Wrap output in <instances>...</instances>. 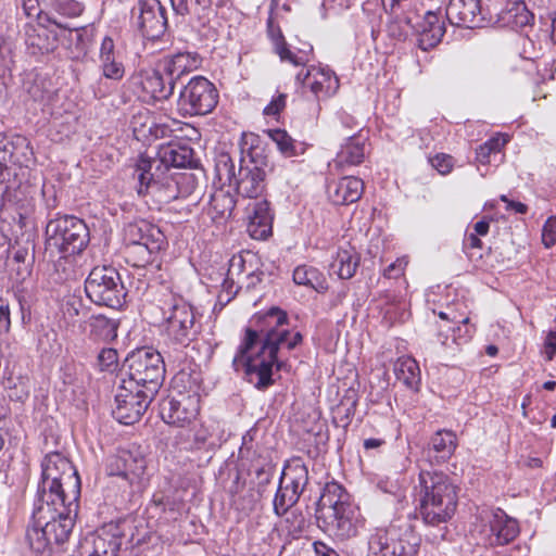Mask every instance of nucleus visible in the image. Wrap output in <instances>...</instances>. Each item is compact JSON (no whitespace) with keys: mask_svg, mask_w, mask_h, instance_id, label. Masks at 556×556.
<instances>
[{"mask_svg":"<svg viewBox=\"0 0 556 556\" xmlns=\"http://www.w3.org/2000/svg\"><path fill=\"white\" fill-rule=\"evenodd\" d=\"M88 325L89 336L94 341L108 342L117 336V324L103 315L92 316Z\"/></svg>","mask_w":556,"mask_h":556,"instance_id":"41","label":"nucleus"},{"mask_svg":"<svg viewBox=\"0 0 556 556\" xmlns=\"http://www.w3.org/2000/svg\"><path fill=\"white\" fill-rule=\"evenodd\" d=\"M420 536L406 521L392 522L387 528L376 529L368 540V551L374 556H414Z\"/></svg>","mask_w":556,"mask_h":556,"instance_id":"9","label":"nucleus"},{"mask_svg":"<svg viewBox=\"0 0 556 556\" xmlns=\"http://www.w3.org/2000/svg\"><path fill=\"white\" fill-rule=\"evenodd\" d=\"M193 151L191 148L170 142L166 146H162L157 151L155 159H150L153 163V169L155 172H162L165 174L169 168L187 167L192 163Z\"/></svg>","mask_w":556,"mask_h":556,"instance_id":"22","label":"nucleus"},{"mask_svg":"<svg viewBox=\"0 0 556 556\" xmlns=\"http://www.w3.org/2000/svg\"><path fill=\"white\" fill-rule=\"evenodd\" d=\"M269 136L285 156L295 155L294 140L286 130L274 129L269 131Z\"/></svg>","mask_w":556,"mask_h":556,"instance_id":"47","label":"nucleus"},{"mask_svg":"<svg viewBox=\"0 0 556 556\" xmlns=\"http://www.w3.org/2000/svg\"><path fill=\"white\" fill-rule=\"evenodd\" d=\"M473 332L475 327L469 325L468 317H464L462 319L457 318L452 325H438L437 339L443 348L455 350L454 346L467 343L471 339Z\"/></svg>","mask_w":556,"mask_h":556,"instance_id":"27","label":"nucleus"},{"mask_svg":"<svg viewBox=\"0 0 556 556\" xmlns=\"http://www.w3.org/2000/svg\"><path fill=\"white\" fill-rule=\"evenodd\" d=\"M419 513L425 523L439 526L452 519L457 507V486L437 471L419 473Z\"/></svg>","mask_w":556,"mask_h":556,"instance_id":"5","label":"nucleus"},{"mask_svg":"<svg viewBox=\"0 0 556 556\" xmlns=\"http://www.w3.org/2000/svg\"><path fill=\"white\" fill-rule=\"evenodd\" d=\"M108 473L123 477L135 491L143 490L149 480L146 458L129 451L111 458Z\"/></svg>","mask_w":556,"mask_h":556,"instance_id":"18","label":"nucleus"},{"mask_svg":"<svg viewBox=\"0 0 556 556\" xmlns=\"http://www.w3.org/2000/svg\"><path fill=\"white\" fill-rule=\"evenodd\" d=\"M431 448L442 460L448 459L455 452L457 439L454 432L450 430H439L431 438Z\"/></svg>","mask_w":556,"mask_h":556,"instance_id":"42","label":"nucleus"},{"mask_svg":"<svg viewBox=\"0 0 556 556\" xmlns=\"http://www.w3.org/2000/svg\"><path fill=\"white\" fill-rule=\"evenodd\" d=\"M155 395L122 378L115 394L113 416L121 424L132 425L141 418Z\"/></svg>","mask_w":556,"mask_h":556,"instance_id":"14","label":"nucleus"},{"mask_svg":"<svg viewBox=\"0 0 556 556\" xmlns=\"http://www.w3.org/2000/svg\"><path fill=\"white\" fill-rule=\"evenodd\" d=\"M162 315L160 325L164 343L174 349L188 346L199 334L193 306L181 295L167 291L157 300Z\"/></svg>","mask_w":556,"mask_h":556,"instance_id":"7","label":"nucleus"},{"mask_svg":"<svg viewBox=\"0 0 556 556\" xmlns=\"http://www.w3.org/2000/svg\"><path fill=\"white\" fill-rule=\"evenodd\" d=\"M501 201L506 203V210L514 211L519 214H526L528 206L521 202L509 200L506 195H501Z\"/></svg>","mask_w":556,"mask_h":556,"instance_id":"60","label":"nucleus"},{"mask_svg":"<svg viewBox=\"0 0 556 556\" xmlns=\"http://www.w3.org/2000/svg\"><path fill=\"white\" fill-rule=\"evenodd\" d=\"M46 22L60 28L70 29L62 18H74L84 11V5L76 0H43Z\"/></svg>","mask_w":556,"mask_h":556,"instance_id":"29","label":"nucleus"},{"mask_svg":"<svg viewBox=\"0 0 556 556\" xmlns=\"http://www.w3.org/2000/svg\"><path fill=\"white\" fill-rule=\"evenodd\" d=\"M200 412V397L194 392H177L170 394L161 407L165 422L186 428L194 424Z\"/></svg>","mask_w":556,"mask_h":556,"instance_id":"16","label":"nucleus"},{"mask_svg":"<svg viewBox=\"0 0 556 556\" xmlns=\"http://www.w3.org/2000/svg\"><path fill=\"white\" fill-rule=\"evenodd\" d=\"M366 138L362 135L350 136L348 142L342 146L337 154L336 162L338 165H358L364 161L366 147Z\"/></svg>","mask_w":556,"mask_h":556,"instance_id":"37","label":"nucleus"},{"mask_svg":"<svg viewBox=\"0 0 556 556\" xmlns=\"http://www.w3.org/2000/svg\"><path fill=\"white\" fill-rule=\"evenodd\" d=\"M263 273L257 271V269L253 268L251 261L249 262V271L244 274V278H242L243 282H237L239 288L253 289L262 281Z\"/></svg>","mask_w":556,"mask_h":556,"instance_id":"55","label":"nucleus"},{"mask_svg":"<svg viewBox=\"0 0 556 556\" xmlns=\"http://www.w3.org/2000/svg\"><path fill=\"white\" fill-rule=\"evenodd\" d=\"M279 483L301 496L308 484V469L301 457H293L285 465Z\"/></svg>","mask_w":556,"mask_h":556,"instance_id":"32","label":"nucleus"},{"mask_svg":"<svg viewBox=\"0 0 556 556\" xmlns=\"http://www.w3.org/2000/svg\"><path fill=\"white\" fill-rule=\"evenodd\" d=\"M490 543L493 545H505L511 542L519 534L517 520L508 517L505 511L497 509L489 521Z\"/></svg>","mask_w":556,"mask_h":556,"instance_id":"30","label":"nucleus"},{"mask_svg":"<svg viewBox=\"0 0 556 556\" xmlns=\"http://www.w3.org/2000/svg\"><path fill=\"white\" fill-rule=\"evenodd\" d=\"M127 244V254L128 257L134 260V266L144 267L146 265L153 262L154 255H156L160 251H150L148 247L139 243H128Z\"/></svg>","mask_w":556,"mask_h":556,"instance_id":"46","label":"nucleus"},{"mask_svg":"<svg viewBox=\"0 0 556 556\" xmlns=\"http://www.w3.org/2000/svg\"><path fill=\"white\" fill-rule=\"evenodd\" d=\"M78 502H35L33 521L26 532L30 548L45 553L67 541L74 527Z\"/></svg>","mask_w":556,"mask_h":556,"instance_id":"2","label":"nucleus"},{"mask_svg":"<svg viewBox=\"0 0 556 556\" xmlns=\"http://www.w3.org/2000/svg\"><path fill=\"white\" fill-rule=\"evenodd\" d=\"M125 367V381L134 382L150 394L159 392L165 376L164 361L160 352L152 349L134 351L126 357Z\"/></svg>","mask_w":556,"mask_h":556,"instance_id":"10","label":"nucleus"},{"mask_svg":"<svg viewBox=\"0 0 556 556\" xmlns=\"http://www.w3.org/2000/svg\"><path fill=\"white\" fill-rule=\"evenodd\" d=\"M200 66V58L193 52H177L163 56L159 61V67L172 81L197 70Z\"/></svg>","mask_w":556,"mask_h":556,"instance_id":"28","label":"nucleus"},{"mask_svg":"<svg viewBox=\"0 0 556 556\" xmlns=\"http://www.w3.org/2000/svg\"><path fill=\"white\" fill-rule=\"evenodd\" d=\"M296 79L318 99L333 94L339 88V80L329 68L311 66L302 70Z\"/></svg>","mask_w":556,"mask_h":556,"instance_id":"20","label":"nucleus"},{"mask_svg":"<svg viewBox=\"0 0 556 556\" xmlns=\"http://www.w3.org/2000/svg\"><path fill=\"white\" fill-rule=\"evenodd\" d=\"M256 328H247L232 359L236 371H243L247 380L258 390L274 383L273 368H281L277 361L278 350L286 346L294 349L302 341L300 332L290 333L288 316L278 307L270 308L257 316Z\"/></svg>","mask_w":556,"mask_h":556,"instance_id":"1","label":"nucleus"},{"mask_svg":"<svg viewBox=\"0 0 556 556\" xmlns=\"http://www.w3.org/2000/svg\"><path fill=\"white\" fill-rule=\"evenodd\" d=\"M267 33L273 42L274 51L279 55L282 62H289L295 66L304 63L302 55H295L288 47L285 37L278 26L274 25L273 18L267 22Z\"/></svg>","mask_w":556,"mask_h":556,"instance_id":"39","label":"nucleus"},{"mask_svg":"<svg viewBox=\"0 0 556 556\" xmlns=\"http://www.w3.org/2000/svg\"><path fill=\"white\" fill-rule=\"evenodd\" d=\"M546 354L548 359H552L553 355L556 353V332L551 331L545 340Z\"/></svg>","mask_w":556,"mask_h":556,"instance_id":"62","label":"nucleus"},{"mask_svg":"<svg viewBox=\"0 0 556 556\" xmlns=\"http://www.w3.org/2000/svg\"><path fill=\"white\" fill-rule=\"evenodd\" d=\"M236 206L233 197L224 190H218L211 197L210 207L213 218L229 217Z\"/></svg>","mask_w":556,"mask_h":556,"instance_id":"43","label":"nucleus"},{"mask_svg":"<svg viewBox=\"0 0 556 556\" xmlns=\"http://www.w3.org/2000/svg\"><path fill=\"white\" fill-rule=\"evenodd\" d=\"M100 70L104 78L119 81L125 76V66L119 51L115 49L114 40L105 36L99 51Z\"/></svg>","mask_w":556,"mask_h":556,"instance_id":"24","label":"nucleus"},{"mask_svg":"<svg viewBox=\"0 0 556 556\" xmlns=\"http://www.w3.org/2000/svg\"><path fill=\"white\" fill-rule=\"evenodd\" d=\"M287 96L285 93H279L276 98H274L268 105L264 109L265 115H277L281 112V110L286 105Z\"/></svg>","mask_w":556,"mask_h":556,"instance_id":"58","label":"nucleus"},{"mask_svg":"<svg viewBox=\"0 0 556 556\" xmlns=\"http://www.w3.org/2000/svg\"><path fill=\"white\" fill-rule=\"evenodd\" d=\"M473 231L471 233H476V236H485L490 229V223L486 219H481L473 225Z\"/></svg>","mask_w":556,"mask_h":556,"instance_id":"63","label":"nucleus"},{"mask_svg":"<svg viewBox=\"0 0 556 556\" xmlns=\"http://www.w3.org/2000/svg\"><path fill=\"white\" fill-rule=\"evenodd\" d=\"M124 544L119 526L106 525L79 541L77 556H118Z\"/></svg>","mask_w":556,"mask_h":556,"instance_id":"15","label":"nucleus"},{"mask_svg":"<svg viewBox=\"0 0 556 556\" xmlns=\"http://www.w3.org/2000/svg\"><path fill=\"white\" fill-rule=\"evenodd\" d=\"M83 309L84 304L79 296L70 295L66 298L65 303L63 305V313L65 316L70 318H75L79 316Z\"/></svg>","mask_w":556,"mask_h":556,"instance_id":"54","label":"nucleus"},{"mask_svg":"<svg viewBox=\"0 0 556 556\" xmlns=\"http://www.w3.org/2000/svg\"><path fill=\"white\" fill-rule=\"evenodd\" d=\"M299 500L300 497L291 492L288 486L279 483L274 498V511L278 516H283Z\"/></svg>","mask_w":556,"mask_h":556,"instance_id":"45","label":"nucleus"},{"mask_svg":"<svg viewBox=\"0 0 556 556\" xmlns=\"http://www.w3.org/2000/svg\"><path fill=\"white\" fill-rule=\"evenodd\" d=\"M252 255H250V260H247L242 255L233 256L229 264L228 280L235 281V279H237V282H243L242 278H244V274L249 271L247 264L250 261L252 262Z\"/></svg>","mask_w":556,"mask_h":556,"instance_id":"49","label":"nucleus"},{"mask_svg":"<svg viewBox=\"0 0 556 556\" xmlns=\"http://www.w3.org/2000/svg\"><path fill=\"white\" fill-rule=\"evenodd\" d=\"M339 118L341 124L349 129H353L357 126V123L354 119V117L346 114L345 112L340 113Z\"/></svg>","mask_w":556,"mask_h":556,"instance_id":"64","label":"nucleus"},{"mask_svg":"<svg viewBox=\"0 0 556 556\" xmlns=\"http://www.w3.org/2000/svg\"><path fill=\"white\" fill-rule=\"evenodd\" d=\"M364 191V182L356 177H343L327 186V194L334 205H349L358 201Z\"/></svg>","mask_w":556,"mask_h":556,"instance_id":"26","label":"nucleus"},{"mask_svg":"<svg viewBox=\"0 0 556 556\" xmlns=\"http://www.w3.org/2000/svg\"><path fill=\"white\" fill-rule=\"evenodd\" d=\"M190 427H192L190 431L192 432V439L195 444H204L211 437L208 428L204 425L197 426L194 422Z\"/></svg>","mask_w":556,"mask_h":556,"instance_id":"59","label":"nucleus"},{"mask_svg":"<svg viewBox=\"0 0 556 556\" xmlns=\"http://www.w3.org/2000/svg\"><path fill=\"white\" fill-rule=\"evenodd\" d=\"M359 265V256L353 248L340 249L330 264V269L341 279L352 278Z\"/></svg>","mask_w":556,"mask_h":556,"instance_id":"38","label":"nucleus"},{"mask_svg":"<svg viewBox=\"0 0 556 556\" xmlns=\"http://www.w3.org/2000/svg\"><path fill=\"white\" fill-rule=\"evenodd\" d=\"M542 242L545 248H552L556 243V216L546 219L542 229Z\"/></svg>","mask_w":556,"mask_h":556,"instance_id":"53","label":"nucleus"},{"mask_svg":"<svg viewBox=\"0 0 556 556\" xmlns=\"http://www.w3.org/2000/svg\"><path fill=\"white\" fill-rule=\"evenodd\" d=\"M446 18L452 25L473 28L485 21L480 0H450Z\"/></svg>","mask_w":556,"mask_h":556,"instance_id":"21","label":"nucleus"},{"mask_svg":"<svg viewBox=\"0 0 556 556\" xmlns=\"http://www.w3.org/2000/svg\"><path fill=\"white\" fill-rule=\"evenodd\" d=\"M11 328V317L9 304L0 299V333H8Z\"/></svg>","mask_w":556,"mask_h":556,"instance_id":"57","label":"nucleus"},{"mask_svg":"<svg viewBox=\"0 0 556 556\" xmlns=\"http://www.w3.org/2000/svg\"><path fill=\"white\" fill-rule=\"evenodd\" d=\"M135 175L138 179L137 191L140 195H150L157 204L169 203L180 197L178 188L180 185L189 184L191 175H179L177 178L169 177L162 172L153 169V163L146 155H141L136 164Z\"/></svg>","mask_w":556,"mask_h":556,"instance_id":"8","label":"nucleus"},{"mask_svg":"<svg viewBox=\"0 0 556 556\" xmlns=\"http://www.w3.org/2000/svg\"><path fill=\"white\" fill-rule=\"evenodd\" d=\"M408 262L405 257L397 258L395 262L391 263L383 271V276L389 279L399 278L404 274V270L407 266Z\"/></svg>","mask_w":556,"mask_h":556,"instance_id":"56","label":"nucleus"},{"mask_svg":"<svg viewBox=\"0 0 556 556\" xmlns=\"http://www.w3.org/2000/svg\"><path fill=\"white\" fill-rule=\"evenodd\" d=\"M483 243L476 233L467 232L463 240V250L470 261H479L482 258Z\"/></svg>","mask_w":556,"mask_h":556,"instance_id":"48","label":"nucleus"},{"mask_svg":"<svg viewBox=\"0 0 556 556\" xmlns=\"http://www.w3.org/2000/svg\"><path fill=\"white\" fill-rule=\"evenodd\" d=\"M163 73L157 66L153 70L140 71L135 76V84L140 87L144 100L163 101L173 94L174 81L168 76L164 78Z\"/></svg>","mask_w":556,"mask_h":556,"instance_id":"19","label":"nucleus"},{"mask_svg":"<svg viewBox=\"0 0 556 556\" xmlns=\"http://www.w3.org/2000/svg\"><path fill=\"white\" fill-rule=\"evenodd\" d=\"M293 281L299 286H305L324 293L327 289V281L324 275L316 268L302 265L293 271Z\"/></svg>","mask_w":556,"mask_h":556,"instance_id":"40","label":"nucleus"},{"mask_svg":"<svg viewBox=\"0 0 556 556\" xmlns=\"http://www.w3.org/2000/svg\"><path fill=\"white\" fill-rule=\"evenodd\" d=\"M430 163L441 175H447L454 167V159L450 154L438 153L430 159Z\"/></svg>","mask_w":556,"mask_h":556,"instance_id":"51","label":"nucleus"},{"mask_svg":"<svg viewBox=\"0 0 556 556\" xmlns=\"http://www.w3.org/2000/svg\"><path fill=\"white\" fill-rule=\"evenodd\" d=\"M22 7L27 16H36L39 22H46V14H43V0H23Z\"/></svg>","mask_w":556,"mask_h":556,"instance_id":"52","label":"nucleus"},{"mask_svg":"<svg viewBox=\"0 0 556 556\" xmlns=\"http://www.w3.org/2000/svg\"><path fill=\"white\" fill-rule=\"evenodd\" d=\"M80 479L71 460L60 452L47 454L41 460V479L35 502H78Z\"/></svg>","mask_w":556,"mask_h":556,"instance_id":"6","label":"nucleus"},{"mask_svg":"<svg viewBox=\"0 0 556 556\" xmlns=\"http://www.w3.org/2000/svg\"><path fill=\"white\" fill-rule=\"evenodd\" d=\"M218 101L215 86L203 76H195L181 89L177 108L182 116L206 115Z\"/></svg>","mask_w":556,"mask_h":556,"instance_id":"13","label":"nucleus"},{"mask_svg":"<svg viewBox=\"0 0 556 556\" xmlns=\"http://www.w3.org/2000/svg\"><path fill=\"white\" fill-rule=\"evenodd\" d=\"M43 23L39 22L38 26H31L26 30L25 41L31 54L50 53L58 48V36Z\"/></svg>","mask_w":556,"mask_h":556,"instance_id":"33","label":"nucleus"},{"mask_svg":"<svg viewBox=\"0 0 556 556\" xmlns=\"http://www.w3.org/2000/svg\"><path fill=\"white\" fill-rule=\"evenodd\" d=\"M314 547L317 556H339L334 549L323 542H315Z\"/></svg>","mask_w":556,"mask_h":556,"instance_id":"61","label":"nucleus"},{"mask_svg":"<svg viewBox=\"0 0 556 556\" xmlns=\"http://www.w3.org/2000/svg\"><path fill=\"white\" fill-rule=\"evenodd\" d=\"M248 232L253 239L264 240L271 235L274 215L266 200L249 205Z\"/></svg>","mask_w":556,"mask_h":556,"instance_id":"25","label":"nucleus"},{"mask_svg":"<svg viewBox=\"0 0 556 556\" xmlns=\"http://www.w3.org/2000/svg\"><path fill=\"white\" fill-rule=\"evenodd\" d=\"M135 25L147 39H159L167 29L166 9L160 0H138L132 10Z\"/></svg>","mask_w":556,"mask_h":556,"instance_id":"17","label":"nucleus"},{"mask_svg":"<svg viewBox=\"0 0 556 556\" xmlns=\"http://www.w3.org/2000/svg\"><path fill=\"white\" fill-rule=\"evenodd\" d=\"M316 514L319 527L329 535L346 540L357 534L361 523L358 507L338 482L326 483L317 502Z\"/></svg>","mask_w":556,"mask_h":556,"instance_id":"4","label":"nucleus"},{"mask_svg":"<svg viewBox=\"0 0 556 556\" xmlns=\"http://www.w3.org/2000/svg\"><path fill=\"white\" fill-rule=\"evenodd\" d=\"M258 141L260 138L255 134L242 135L241 151L248 154L249 160L245 157L240 160L238 172L229 154L220 153L216 157L215 172L219 182L235 187L237 193L244 198L256 199L266 188L264 162L257 161V154L254 153Z\"/></svg>","mask_w":556,"mask_h":556,"instance_id":"3","label":"nucleus"},{"mask_svg":"<svg viewBox=\"0 0 556 556\" xmlns=\"http://www.w3.org/2000/svg\"><path fill=\"white\" fill-rule=\"evenodd\" d=\"M86 295L97 305L118 308L126 292L118 271L113 267H94L85 281Z\"/></svg>","mask_w":556,"mask_h":556,"instance_id":"11","label":"nucleus"},{"mask_svg":"<svg viewBox=\"0 0 556 556\" xmlns=\"http://www.w3.org/2000/svg\"><path fill=\"white\" fill-rule=\"evenodd\" d=\"M497 20L502 26L517 28L530 24L532 14L522 1H508L505 7L496 13Z\"/></svg>","mask_w":556,"mask_h":556,"instance_id":"34","label":"nucleus"},{"mask_svg":"<svg viewBox=\"0 0 556 556\" xmlns=\"http://www.w3.org/2000/svg\"><path fill=\"white\" fill-rule=\"evenodd\" d=\"M393 370L397 381L413 391H418L421 377L416 359L409 356H402L394 363Z\"/></svg>","mask_w":556,"mask_h":556,"instance_id":"36","label":"nucleus"},{"mask_svg":"<svg viewBox=\"0 0 556 556\" xmlns=\"http://www.w3.org/2000/svg\"><path fill=\"white\" fill-rule=\"evenodd\" d=\"M118 357L117 352L114 349L108 348L102 349L97 357V367L104 370H113L117 366Z\"/></svg>","mask_w":556,"mask_h":556,"instance_id":"50","label":"nucleus"},{"mask_svg":"<svg viewBox=\"0 0 556 556\" xmlns=\"http://www.w3.org/2000/svg\"><path fill=\"white\" fill-rule=\"evenodd\" d=\"M124 238L128 243H141L150 251H161L165 244V236L161 229L147 220L128 224L124 229Z\"/></svg>","mask_w":556,"mask_h":556,"instance_id":"23","label":"nucleus"},{"mask_svg":"<svg viewBox=\"0 0 556 556\" xmlns=\"http://www.w3.org/2000/svg\"><path fill=\"white\" fill-rule=\"evenodd\" d=\"M46 233L50 244L63 253H80L89 242L87 225L75 216H61L50 220Z\"/></svg>","mask_w":556,"mask_h":556,"instance_id":"12","label":"nucleus"},{"mask_svg":"<svg viewBox=\"0 0 556 556\" xmlns=\"http://www.w3.org/2000/svg\"><path fill=\"white\" fill-rule=\"evenodd\" d=\"M418 47L428 51L442 40L445 34L444 22L437 13L428 11L418 25Z\"/></svg>","mask_w":556,"mask_h":556,"instance_id":"31","label":"nucleus"},{"mask_svg":"<svg viewBox=\"0 0 556 556\" xmlns=\"http://www.w3.org/2000/svg\"><path fill=\"white\" fill-rule=\"evenodd\" d=\"M508 142V137L503 135H497L490 138L483 144L479 146L476 151L477 161L482 164H488L490 162V156L493 153H498L504 148V146Z\"/></svg>","mask_w":556,"mask_h":556,"instance_id":"44","label":"nucleus"},{"mask_svg":"<svg viewBox=\"0 0 556 556\" xmlns=\"http://www.w3.org/2000/svg\"><path fill=\"white\" fill-rule=\"evenodd\" d=\"M173 11L177 15H191L200 22L205 23L213 13V4H218L219 0H169Z\"/></svg>","mask_w":556,"mask_h":556,"instance_id":"35","label":"nucleus"}]
</instances>
